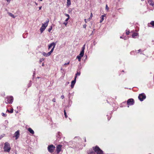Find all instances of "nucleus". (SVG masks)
<instances>
[{
    "label": "nucleus",
    "mask_w": 154,
    "mask_h": 154,
    "mask_svg": "<svg viewBox=\"0 0 154 154\" xmlns=\"http://www.w3.org/2000/svg\"><path fill=\"white\" fill-rule=\"evenodd\" d=\"M93 149L95 152H96L97 154H103V151L98 146H96L93 147Z\"/></svg>",
    "instance_id": "1"
},
{
    "label": "nucleus",
    "mask_w": 154,
    "mask_h": 154,
    "mask_svg": "<svg viewBox=\"0 0 154 154\" xmlns=\"http://www.w3.org/2000/svg\"><path fill=\"white\" fill-rule=\"evenodd\" d=\"M4 151L5 152H9L11 149L10 145L8 142H6L5 144L4 148Z\"/></svg>",
    "instance_id": "2"
},
{
    "label": "nucleus",
    "mask_w": 154,
    "mask_h": 154,
    "mask_svg": "<svg viewBox=\"0 0 154 154\" xmlns=\"http://www.w3.org/2000/svg\"><path fill=\"white\" fill-rule=\"evenodd\" d=\"M55 147L53 145H51L48 146V151L50 152H54Z\"/></svg>",
    "instance_id": "3"
},
{
    "label": "nucleus",
    "mask_w": 154,
    "mask_h": 154,
    "mask_svg": "<svg viewBox=\"0 0 154 154\" xmlns=\"http://www.w3.org/2000/svg\"><path fill=\"white\" fill-rule=\"evenodd\" d=\"M146 98V96L144 93L141 94L138 96V98L141 101H143Z\"/></svg>",
    "instance_id": "4"
},
{
    "label": "nucleus",
    "mask_w": 154,
    "mask_h": 154,
    "mask_svg": "<svg viewBox=\"0 0 154 154\" xmlns=\"http://www.w3.org/2000/svg\"><path fill=\"white\" fill-rule=\"evenodd\" d=\"M8 100L7 101H6V103H12L13 100V98L12 97H10L7 98Z\"/></svg>",
    "instance_id": "5"
},
{
    "label": "nucleus",
    "mask_w": 154,
    "mask_h": 154,
    "mask_svg": "<svg viewBox=\"0 0 154 154\" xmlns=\"http://www.w3.org/2000/svg\"><path fill=\"white\" fill-rule=\"evenodd\" d=\"M134 103V100L133 99H128L127 102V104L128 105H133Z\"/></svg>",
    "instance_id": "6"
},
{
    "label": "nucleus",
    "mask_w": 154,
    "mask_h": 154,
    "mask_svg": "<svg viewBox=\"0 0 154 154\" xmlns=\"http://www.w3.org/2000/svg\"><path fill=\"white\" fill-rule=\"evenodd\" d=\"M56 43H54V42H52V43H51L48 46V49H49L51 48L52 46H53L52 48L51 49V50H53V51L54 48L55 47V45H56Z\"/></svg>",
    "instance_id": "7"
},
{
    "label": "nucleus",
    "mask_w": 154,
    "mask_h": 154,
    "mask_svg": "<svg viewBox=\"0 0 154 154\" xmlns=\"http://www.w3.org/2000/svg\"><path fill=\"white\" fill-rule=\"evenodd\" d=\"M62 146L59 145L56 147V151L57 153H58L61 150Z\"/></svg>",
    "instance_id": "8"
},
{
    "label": "nucleus",
    "mask_w": 154,
    "mask_h": 154,
    "mask_svg": "<svg viewBox=\"0 0 154 154\" xmlns=\"http://www.w3.org/2000/svg\"><path fill=\"white\" fill-rule=\"evenodd\" d=\"M19 131H17L15 133L14 137H16V140L18 138L19 136Z\"/></svg>",
    "instance_id": "9"
},
{
    "label": "nucleus",
    "mask_w": 154,
    "mask_h": 154,
    "mask_svg": "<svg viewBox=\"0 0 154 154\" xmlns=\"http://www.w3.org/2000/svg\"><path fill=\"white\" fill-rule=\"evenodd\" d=\"M53 52V50H51L50 52H48L47 53H46L45 52L43 53V55L44 56L47 57L50 55L51 53Z\"/></svg>",
    "instance_id": "10"
},
{
    "label": "nucleus",
    "mask_w": 154,
    "mask_h": 154,
    "mask_svg": "<svg viewBox=\"0 0 154 154\" xmlns=\"http://www.w3.org/2000/svg\"><path fill=\"white\" fill-rule=\"evenodd\" d=\"M85 45H84L83 47L82 48V49L81 51V52L79 56H83L84 54V50L85 48Z\"/></svg>",
    "instance_id": "11"
},
{
    "label": "nucleus",
    "mask_w": 154,
    "mask_h": 154,
    "mask_svg": "<svg viewBox=\"0 0 154 154\" xmlns=\"http://www.w3.org/2000/svg\"><path fill=\"white\" fill-rule=\"evenodd\" d=\"M76 81V79L75 77L74 80L72 81L71 82V87L72 88H73L74 85L75 84Z\"/></svg>",
    "instance_id": "12"
},
{
    "label": "nucleus",
    "mask_w": 154,
    "mask_h": 154,
    "mask_svg": "<svg viewBox=\"0 0 154 154\" xmlns=\"http://www.w3.org/2000/svg\"><path fill=\"white\" fill-rule=\"evenodd\" d=\"M45 28H46L45 26H43L42 25V26L41 27L40 29V30L41 33H42L43 32V31H44L45 30Z\"/></svg>",
    "instance_id": "13"
},
{
    "label": "nucleus",
    "mask_w": 154,
    "mask_h": 154,
    "mask_svg": "<svg viewBox=\"0 0 154 154\" xmlns=\"http://www.w3.org/2000/svg\"><path fill=\"white\" fill-rule=\"evenodd\" d=\"M49 22V20L48 19L47 21H46V22L45 23L43 24L42 25L43 26H45V28H46V27L48 26V23Z\"/></svg>",
    "instance_id": "14"
},
{
    "label": "nucleus",
    "mask_w": 154,
    "mask_h": 154,
    "mask_svg": "<svg viewBox=\"0 0 154 154\" xmlns=\"http://www.w3.org/2000/svg\"><path fill=\"white\" fill-rule=\"evenodd\" d=\"M28 131L31 134H34V131L31 128H29L28 129Z\"/></svg>",
    "instance_id": "15"
},
{
    "label": "nucleus",
    "mask_w": 154,
    "mask_h": 154,
    "mask_svg": "<svg viewBox=\"0 0 154 154\" xmlns=\"http://www.w3.org/2000/svg\"><path fill=\"white\" fill-rule=\"evenodd\" d=\"M8 13L10 16L12 17L13 18H15V16L12 13L10 12H8Z\"/></svg>",
    "instance_id": "16"
},
{
    "label": "nucleus",
    "mask_w": 154,
    "mask_h": 154,
    "mask_svg": "<svg viewBox=\"0 0 154 154\" xmlns=\"http://www.w3.org/2000/svg\"><path fill=\"white\" fill-rule=\"evenodd\" d=\"M105 16L104 15H102L101 17V19L100 20V23H101L102 22V21H103V20H104V17Z\"/></svg>",
    "instance_id": "17"
},
{
    "label": "nucleus",
    "mask_w": 154,
    "mask_h": 154,
    "mask_svg": "<svg viewBox=\"0 0 154 154\" xmlns=\"http://www.w3.org/2000/svg\"><path fill=\"white\" fill-rule=\"evenodd\" d=\"M138 34L137 33H134L132 34V37L133 38H134L136 36H137Z\"/></svg>",
    "instance_id": "18"
},
{
    "label": "nucleus",
    "mask_w": 154,
    "mask_h": 154,
    "mask_svg": "<svg viewBox=\"0 0 154 154\" xmlns=\"http://www.w3.org/2000/svg\"><path fill=\"white\" fill-rule=\"evenodd\" d=\"M80 74V72H77V73L76 74L75 77L76 79L77 77V75H79Z\"/></svg>",
    "instance_id": "19"
},
{
    "label": "nucleus",
    "mask_w": 154,
    "mask_h": 154,
    "mask_svg": "<svg viewBox=\"0 0 154 154\" xmlns=\"http://www.w3.org/2000/svg\"><path fill=\"white\" fill-rule=\"evenodd\" d=\"M82 56H78L77 57V58L78 59L79 61H81V57Z\"/></svg>",
    "instance_id": "20"
},
{
    "label": "nucleus",
    "mask_w": 154,
    "mask_h": 154,
    "mask_svg": "<svg viewBox=\"0 0 154 154\" xmlns=\"http://www.w3.org/2000/svg\"><path fill=\"white\" fill-rule=\"evenodd\" d=\"M67 5H71L70 0H67Z\"/></svg>",
    "instance_id": "21"
},
{
    "label": "nucleus",
    "mask_w": 154,
    "mask_h": 154,
    "mask_svg": "<svg viewBox=\"0 0 154 154\" xmlns=\"http://www.w3.org/2000/svg\"><path fill=\"white\" fill-rule=\"evenodd\" d=\"M92 17H93L92 14V13H91L90 17L88 19V20H89V21L90 20V19H91V18H92Z\"/></svg>",
    "instance_id": "22"
},
{
    "label": "nucleus",
    "mask_w": 154,
    "mask_h": 154,
    "mask_svg": "<svg viewBox=\"0 0 154 154\" xmlns=\"http://www.w3.org/2000/svg\"><path fill=\"white\" fill-rule=\"evenodd\" d=\"M7 111L10 113H12L13 112V109H11L10 111H9V110H8Z\"/></svg>",
    "instance_id": "23"
},
{
    "label": "nucleus",
    "mask_w": 154,
    "mask_h": 154,
    "mask_svg": "<svg viewBox=\"0 0 154 154\" xmlns=\"http://www.w3.org/2000/svg\"><path fill=\"white\" fill-rule=\"evenodd\" d=\"M64 114L65 115V116L66 118L67 117V116L66 115V111L65 110H64Z\"/></svg>",
    "instance_id": "24"
},
{
    "label": "nucleus",
    "mask_w": 154,
    "mask_h": 154,
    "mask_svg": "<svg viewBox=\"0 0 154 154\" xmlns=\"http://www.w3.org/2000/svg\"><path fill=\"white\" fill-rule=\"evenodd\" d=\"M150 24L152 25V26L154 27V21H152L151 22Z\"/></svg>",
    "instance_id": "25"
},
{
    "label": "nucleus",
    "mask_w": 154,
    "mask_h": 154,
    "mask_svg": "<svg viewBox=\"0 0 154 154\" xmlns=\"http://www.w3.org/2000/svg\"><path fill=\"white\" fill-rule=\"evenodd\" d=\"M52 26H51V27L50 28H49L48 29V31L49 32H50L52 30Z\"/></svg>",
    "instance_id": "26"
},
{
    "label": "nucleus",
    "mask_w": 154,
    "mask_h": 154,
    "mask_svg": "<svg viewBox=\"0 0 154 154\" xmlns=\"http://www.w3.org/2000/svg\"><path fill=\"white\" fill-rule=\"evenodd\" d=\"M88 154H95V152L94 151H91L89 153H88Z\"/></svg>",
    "instance_id": "27"
},
{
    "label": "nucleus",
    "mask_w": 154,
    "mask_h": 154,
    "mask_svg": "<svg viewBox=\"0 0 154 154\" xmlns=\"http://www.w3.org/2000/svg\"><path fill=\"white\" fill-rule=\"evenodd\" d=\"M65 15L68 18H70L69 16V15L68 14H65Z\"/></svg>",
    "instance_id": "28"
},
{
    "label": "nucleus",
    "mask_w": 154,
    "mask_h": 154,
    "mask_svg": "<svg viewBox=\"0 0 154 154\" xmlns=\"http://www.w3.org/2000/svg\"><path fill=\"white\" fill-rule=\"evenodd\" d=\"M87 26V25L86 24H85L83 25V27L86 28V27Z\"/></svg>",
    "instance_id": "29"
},
{
    "label": "nucleus",
    "mask_w": 154,
    "mask_h": 154,
    "mask_svg": "<svg viewBox=\"0 0 154 154\" xmlns=\"http://www.w3.org/2000/svg\"><path fill=\"white\" fill-rule=\"evenodd\" d=\"M129 33H130L129 31H127L126 33L127 35H128L129 34Z\"/></svg>",
    "instance_id": "30"
},
{
    "label": "nucleus",
    "mask_w": 154,
    "mask_h": 154,
    "mask_svg": "<svg viewBox=\"0 0 154 154\" xmlns=\"http://www.w3.org/2000/svg\"><path fill=\"white\" fill-rule=\"evenodd\" d=\"M69 62H68V63H66L64 64V65H68L69 64Z\"/></svg>",
    "instance_id": "31"
},
{
    "label": "nucleus",
    "mask_w": 154,
    "mask_h": 154,
    "mask_svg": "<svg viewBox=\"0 0 154 154\" xmlns=\"http://www.w3.org/2000/svg\"><path fill=\"white\" fill-rule=\"evenodd\" d=\"M106 9H107V10H108V9H109V8H108L107 5H106Z\"/></svg>",
    "instance_id": "32"
},
{
    "label": "nucleus",
    "mask_w": 154,
    "mask_h": 154,
    "mask_svg": "<svg viewBox=\"0 0 154 154\" xmlns=\"http://www.w3.org/2000/svg\"><path fill=\"white\" fill-rule=\"evenodd\" d=\"M2 115L3 116H6V115H5L4 113H2Z\"/></svg>",
    "instance_id": "33"
},
{
    "label": "nucleus",
    "mask_w": 154,
    "mask_h": 154,
    "mask_svg": "<svg viewBox=\"0 0 154 154\" xmlns=\"http://www.w3.org/2000/svg\"><path fill=\"white\" fill-rule=\"evenodd\" d=\"M52 101L54 102H56V100L55 98H54L53 99V100H52Z\"/></svg>",
    "instance_id": "34"
},
{
    "label": "nucleus",
    "mask_w": 154,
    "mask_h": 154,
    "mask_svg": "<svg viewBox=\"0 0 154 154\" xmlns=\"http://www.w3.org/2000/svg\"><path fill=\"white\" fill-rule=\"evenodd\" d=\"M67 23L64 22V23H63V24H64V25H65V26H66V25H67Z\"/></svg>",
    "instance_id": "35"
},
{
    "label": "nucleus",
    "mask_w": 154,
    "mask_h": 154,
    "mask_svg": "<svg viewBox=\"0 0 154 154\" xmlns=\"http://www.w3.org/2000/svg\"><path fill=\"white\" fill-rule=\"evenodd\" d=\"M69 19V18H66V19L65 20V21H68Z\"/></svg>",
    "instance_id": "36"
},
{
    "label": "nucleus",
    "mask_w": 154,
    "mask_h": 154,
    "mask_svg": "<svg viewBox=\"0 0 154 154\" xmlns=\"http://www.w3.org/2000/svg\"><path fill=\"white\" fill-rule=\"evenodd\" d=\"M44 60V59H41L40 60V62H42V61H43Z\"/></svg>",
    "instance_id": "37"
},
{
    "label": "nucleus",
    "mask_w": 154,
    "mask_h": 154,
    "mask_svg": "<svg viewBox=\"0 0 154 154\" xmlns=\"http://www.w3.org/2000/svg\"><path fill=\"white\" fill-rule=\"evenodd\" d=\"M150 5L152 6H153L154 5V3H151L150 4Z\"/></svg>",
    "instance_id": "38"
},
{
    "label": "nucleus",
    "mask_w": 154,
    "mask_h": 154,
    "mask_svg": "<svg viewBox=\"0 0 154 154\" xmlns=\"http://www.w3.org/2000/svg\"><path fill=\"white\" fill-rule=\"evenodd\" d=\"M64 95H62L61 96V98L63 99V98H64Z\"/></svg>",
    "instance_id": "39"
},
{
    "label": "nucleus",
    "mask_w": 154,
    "mask_h": 154,
    "mask_svg": "<svg viewBox=\"0 0 154 154\" xmlns=\"http://www.w3.org/2000/svg\"><path fill=\"white\" fill-rule=\"evenodd\" d=\"M42 8V6L39 7V10H41Z\"/></svg>",
    "instance_id": "40"
},
{
    "label": "nucleus",
    "mask_w": 154,
    "mask_h": 154,
    "mask_svg": "<svg viewBox=\"0 0 154 154\" xmlns=\"http://www.w3.org/2000/svg\"><path fill=\"white\" fill-rule=\"evenodd\" d=\"M84 20H85V23H87V21H86V19H85Z\"/></svg>",
    "instance_id": "41"
},
{
    "label": "nucleus",
    "mask_w": 154,
    "mask_h": 154,
    "mask_svg": "<svg viewBox=\"0 0 154 154\" xmlns=\"http://www.w3.org/2000/svg\"><path fill=\"white\" fill-rule=\"evenodd\" d=\"M8 2H9L10 1H9V0H6Z\"/></svg>",
    "instance_id": "42"
},
{
    "label": "nucleus",
    "mask_w": 154,
    "mask_h": 154,
    "mask_svg": "<svg viewBox=\"0 0 154 154\" xmlns=\"http://www.w3.org/2000/svg\"><path fill=\"white\" fill-rule=\"evenodd\" d=\"M138 51L139 52L140 51V49H139V50H138Z\"/></svg>",
    "instance_id": "43"
},
{
    "label": "nucleus",
    "mask_w": 154,
    "mask_h": 154,
    "mask_svg": "<svg viewBox=\"0 0 154 154\" xmlns=\"http://www.w3.org/2000/svg\"><path fill=\"white\" fill-rule=\"evenodd\" d=\"M44 66V63H42V66Z\"/></svg>",
    "instance_id": "44"
},
{
    "label": "nucleus",
    "mask_w": 154,
    "mask_h": 154,
    "mask_svg": "<svg viewBox=\"0 0 154 154\" xmlns=\"http://www.w3.org/2000/svg\"><path fill=\"white\" fill-rule=\"evenodd\" d=\"M35 3V4H36V5H37V3Z\"/></svg>",
    "instance_id": "45"
}]
</instances>
